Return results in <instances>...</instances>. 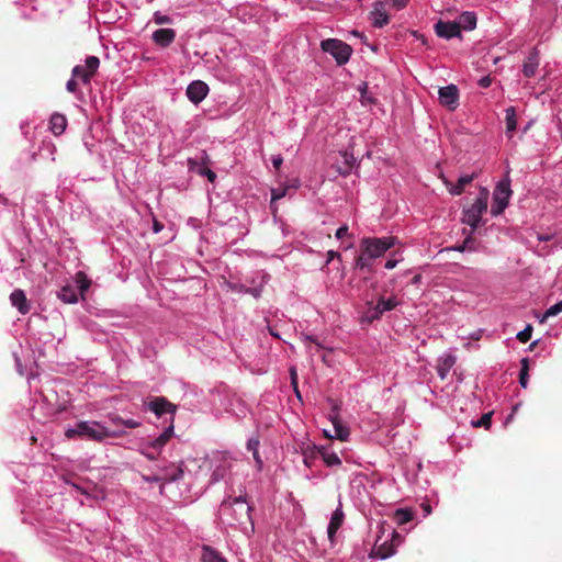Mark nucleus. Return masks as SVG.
<instances>
[{"mask_svg": "<svg viewBox=\"0 0 562 562\" xmlns=\"http://www.w3.org/2000/svg\"><path fill=\"white\" fill-rule=\"evenodd\" d=\"M391 1H392L393 7H395L396 9H403L408 3V0H391Z\"/></svg>", "mask_w": 562, "mask_h": 562, "instance_id": "obj_51", "label": "nucleus"}, {"mask_svg": "<svg viewBox=\"0 0 562 562\" xmlns=\"http://www.w3.org/2000/svg\"><path fill=\"white\" fill-rule=\"evenodd\" d=\"M199 173L205 176L210 182H214L216 179V173L209 168H201Z\"/></svg>", "mask_w": 562, "mask_h": 562, "instance_id": "obj_40", "label": "nucleus"}, {"mask_svg": "<svg viewBox=\"0 0 562 562\" xmlns=\"http://www.w3.org/2000/svg\"><path fill=\"white\" fill-rule=\"evenodd\" d=\"M345 519L341 505H339L331 514L330 521L327 528V535L330 541L334 540L337 530L341 527Z\"/></svg>", "mask_w": 562, "mask_h": 562, "instance_id": "obj_16", "label": "nucleus"}, {"mask_svg": "<svg viewBox=\"0 0 562 562\" xmlns=\"http://www.w3.org/2000/svg\"><path fill=\"white\" fill-rule=\"evenodd\" d=\"M251 506L241 496L228 498L222 502L220 507V517L223 522L231 526L246 524L250 518Z\"/></svg>", "mask_w": 562, "mask_h": 562, "instance_id": "obj_3", "label": "nucleus"}, {"mask_svg": "<svg viewBox=\"0 0 562 562\" xmlns=\"http://www.w3.org/2000/svg\"><path fill=\"white\" fill-rule=\"evenodd\" d=\"M562 312V300L552 306H550L543 314L541 322L546 321L549 317L555 316Z\"/></svg>", "mask_w": 562, "mask_h": 562, "instance_id": "obj_36", "label": "nucleus"}, {"mask_svg": "<svg viewBox=\"0 0 562 562\" xmlns=\"http://www.w3.org/2000/svg\"><path fill=\"white\" fill-rule=\"evenodd\" d=\"M293 387V391L295 392L296 396L301 400V393L299 391V382H295V384H291Z\"/></svg>", "mask_w": 562, "mask_h": 562, "instance_id": "obj_58", "label": "nucleus"}, {"mask_svg": "<svg viewBox=\"0 0 562 562\" xmlns=\"http://www.w3.org/2000/svg\"><path fill=\"white\" fill-rule=\"evenodd\" d=\"M10 302L12 306L16 307L21 314L25 315L30 312V304L24 291L20 289L14 290L10 294Z\"/></svg>", "mask_w": 562, "mask_h": 562, "instance_id": "obj_17", "label": "nucleus"}, {"mask_svg": "<svg viewBox=\"0 0 562 562\" xmlns=\"http://www.w3.org/2000/svg\"><path fill=\"white\" fill-rule=\"evenodd\" d=\"M394 519L397 525H405L413 519V513L408 509H397L394 514Z\"/></svg>", "mask_w": 562, "mask_h": 562, "instance_id": "obj_32", "label": "nucleus"}, {"mask_svg": "<svg viewBox=\"0 0 562 562\" xmlns=\"http://www.w3.org/2000/svg\"><path fill=\"white\" fill-rule=\"evenodd\" d=\"M351 34H352L353 36L360 37L361 40H363V38H364V35H363V34H361L359 31H352V32H351Z\"/></svg>", "mask_w": 562, "mask_h": 562, "instance_id": "obj_60", "label": "nucleus"}, {"mask_svg": "<svg viewBox=\"0 0 562 562\" xmlns=\"http://www.w3.org/2000/svg\"><path fill=\"white\" fill-rule=\"evenodd\" d=\"M266 322H267V329L269 331V334L279 339V340H282V331L280 329V327L278 325H272L271 324V321L269 318H266Z\"/></svg>", "mask_w": 562, "mask_h": 562, "instance_id": "obj_37", "label": "nucleus"}, {"mask_svg": "<svg viewBox=\"0 0 562 562\" xmlns=\"http://www.w3.org/2000/svg\"><path fill=\"white\" fill-rule=\"evenodd\" d=\"M321 48L323 52L333 56L338 66L346 65L353 52L349 44L338 38L323 40L321 42Z\"/></svg>", "mask_w": 562, "mask_h": 562, "instance_id": "obj_5", "label": "nucleus"}, {"mask_svg": "<svg viewBox=\"0 0 562 562\" xmlns=\"http://www.w3.org/2000/svg\"><path fill=\"white\" fill-rule=\"evenodd\" d=\"M492 415H493V412L485 413L482 415V417L480 419L472 420L471 425L474 428L484 427L485 429H488L492 424Z\"/></svg>", "mask_w": 562, "mask_h": 562, "instance_id": "obj_34", "label": "nucleus"}, {"mask_svg": "<svg viewBox=\"0 0 562 562\" xmlns=\"http://www.w3.org/2000/svg\"><path fill=\"white\" fill-rule=\"evenodd\" d=\"M290 378H291V384H295L297 382V372L296 368L294 366H291L289 369Z\"/></svg>", "mask_w": 562, "mask_h": 562, "instance_id": "obj_50", "label": "nucleus"}, {"mask_svg": "<svg viewBox=\"0 0 562 562\" xmlns=\"http://www.w3.org/2000/svg\"><path fill=\"white\" fill-rule=\"evenodd\" d=\"M536 342L537 341H533L532 344H530L529 349H531L536 345Z\"/></svg>", "mask_w": 562, "mask_h": 562, "instance_id": "obj_63", "label": "nucleus"}, {"mask_svg": "<svg viewBox=\"0 0 562 562\" xmlns=\"http://www.w3.org/2000/svg\"><path fill=\"white\" fill-rule=\"evenodd\" d=\"M142 477L147 483H154V482L164 481V477L162 476H158V475H143Z\"/></svg>", "mask_w": 562, "mask_h": 562, "instance_id": "obj_44", "label": "nucleus"}, {"mask_svg": "<svg viewBox=\"0 0 562 562\" xmlns=\"http://www.w3.org/2000/svg\"><path fill=\"white\" fill-rule=\"evenodd\" d=\"M521 369L519 373V383L520 385L526 389L528 386V379H529V359L524 358L521 359Z\"/></svg>", "mask_w": 562, "mask_h": 562, "instance_id": "obj_31", "label": "nucleus"}, {"mask_svg": "<svg viewBox=\"0 0 562 562\" xmlns=\"http://www.w3.org/2000/svg\"><path fill=\"white\" fill-rule=\"evenodd\" d=\"M140 425L142 424L139 422L134 420V419H124V422H123V426L127 427V428H137Z\"/></svg>", "mask_w": 562, "mask_h": 562, "instance_id": "obj_47", "label": "nucleus"}, {"mask_svg": "<svg viewBox=\"0 0 562 562\" xmlns=\"http://www.w3.org/2000/svg\"><path fill=\"white\" fill-rule=\"evenodd\" d=\"M456 23L460 31L461 29L464 31H473L476 27L477 18L474 12L464 11L458 16Z\"/></svg>", "mask_w": 562, "mask_h": 562, "instance_id": "obj_18", "label": "nucleus"}, {"mask_svg": "<svg viewBox=\"0 0 562 562\" xmlns=\"http://www.w3.org/2000/svg\"><path fill=\"white\" fill-rule=\"evenodd\" d=\"M435 33L438 37L445 38V40H451L454 37L461 38L462 34L461 31L458 29V25L456 21H438L435 26Z\"/></svg>", "mask_w": 562, "mask_h": 562, "instance_id": "obj_10", "label": "nucleus"}, {"mask_svg": "<svg viewBox=\"0 0 562 562\" xmlns=\"http://www.w3.org/2000/svg\"><path fill=\"white\" fill-rule=\"evenodd\" d=\"M252 456H254V459H255V461L257 463L258 469L260 470L262 468V460H261V458L259 456V451L254 452Z\"/></svg>", "mask_w": 562, "mask_h": 562, "instance_id": "obj_56", "label": "nucleus"}, {"mask_svg": "<svg viewBox=\"0 0 562 562\" xmlns=\"http://www.w3.org/2000/svg\"><path fill=\"white\" fill-rule=\"evenodd\" d=\"M271 160H272V165H273L274 169H277V170L281 167V165L283 162V158L281 155L273 156Z\"/></svg>", "mask_w": 562, "mask_h": 562, "instance_id": "obj_49", "label": "nucleus"}, {"mask_svg": "<svg viewBox=\"0 0 562 562\" xmlns=\"http://www.w3.org/2000/svg\"><path fill=\"white\" fill-rule=\"evenodd\" d=\"M423 508H424V512L428 515L431 513V507L429 504H424L423 505Z\"/></svg>", "mask_w": 562, "mask_h": 562, "instance_id": "obj_59", "label": "nucleus"}, {"mask_svg": "<svg viewBox=\"0 0 562 562\" xmlns=\"http://www.w3.org/2000/svg\"><path fill=\"white\" fill-rule=\"evenodd\" d=\"M476 175H464L461 176L457 183H452L448 179L443 178V183L451 195H460L464 191V187L471 183L475 179Z\"/></svg>", "mask_w": 562, "mask_h": 562, "instance_id": "obj_15", "label": "nucleus"}, {"mask_svg": "<svg viewBox=\"0 0 562 562\" xmlns=\"http://www.w3.org/2000/svg\"><path fill=\"white\" fill-rule=\"evenodd\" d=\"M531 326L528 325L524 330L517 333L516 338L521 342H527L531 338Z\"/></svg>", "mask_w": 562, "mask_h": 562, "instance_id": "obj_38", "label": "nucleus"}, {"mask_svg": "<svg viewBox=\"0 0 562 562\" xmlns=\"http://www.w3.org/2000/svg\"><path fill=\"white\" fill-rule=\"evenodd\" d=\"M488 195V190L486 188H481L474 202L469 206H464L462 210L461 221L463 224L470 226L471 234H473L477 227L485 224L482 216L487 211Z\"/></svg>", "mask_w": 562, "mask_h": 562, "instance_id": "obj_4", "label": "nucleus"}, {"mask_svg": "<svg viewBox=\"0 0 562 562\" xmlns=\"http://www.w3.org/2000/svg\"><path fill=\"white\" fill-rule=\"evenodd\" d=\"M202 562H226L215 550L203 548Z\"/></svg>", "mask_w": 562, "mask_h": 562, "instance_id": "obj_30", "label": "nucleus"}, {"mask_svg": "<svg viewBox=\"0 0 562 562\" xmlns=\"http://www.w3.org/2000/svg\"><path fill=\"white\" fill-rule=\"evenodd\" d=\"M510 195V181L508 179L499 181L493 192V203L491 206V214L493 216L496 217L505 211L508 206Z\"/></svg>", "mask_w": 562, "mask_h": 562, "instance_id": "obj_6", "label": "nucleus"}, {"mask_svg": "<svg viewBox=\"0 0 562 562\" xmlns=\"http://www.w3.org/2000/svg\"><path fill=\"white\" fill-rule=\"evenodd\" d=\"M506 135L512 138L517 128V112L514 106L505 110Z\"/></svg>", "mask_w": 562, "mask_h": 562, "instance_id": "obj_25", "label": "nucleus"}, {"mask_svg": "<svg viewBox=\"0 0 562 562\" xmlns=\"http://www.w3.org/2000/svg\"><path fill=\"white\" fill-rule=\"evenodd\" d=\"M491 82H492V80H491V78H490V77H487V76H486V77H483V78H481V79L479 80V85H480V87H482V88H488V87L491 86Z\"/></svg>", "mask_w": 562, "mask_h": 562, "instance_id": "obj_52", "label": "nucleus"}, {"mask_svg": "<svg viewBox=\"0 0 562 562\" xmlns=\"http://www.w3.org/2000/svg\"><path fill=\"white\" fill-rule=\"evenodd\" d=\"M531 126V122H529L522 130V133H526Z\"/></svg>", "mask_w": 562, "mask_h": 562, "instance_id": "obj_62", "label": "nucleus"}, {"mask_svg": "<svg viewBox=\"0 0 562 562\" xmlns=\"http://www.w3.org/2000/svg\"><path fill=\"white\" fill-rule=\"evenodd\" d=\"M172 22L173 19L170 15L162 13L161 11H155L150 20V23H155L157 25L171 24Z\"/></svg>", "mask_w": 562, "mask_h": 562, "instance_id": "obj_33", "label": "nucleus"}, {"mask_svg": "<svg viewBox=\"0 0 562 562\" xmlns=\"http://www.w3.org/2000/svg\"><path fill=\"white\" fill-rule=\"evenodd\" d=\"M285 195V190H272L271 199L272 201H277L282 199Z\"/></svg>", "mask_w": 562, "mask_h": 562, "instance_id": "obj_48", "label": "nucleus"}, {"mask_svg": "<svg viewBox=\"0 0 562 562\" xmlns=\"http://www.w3.org/2000/svg\"><path fill=\"white\" fill-rule=\"evenodd\" d=\"M439 101L449 110H456L459 104V91L457 86L449 85L439 89Z\"/></svg>", "mask_w": 562, "mask_h": 562, "instance_id": "obj_8", "label": "nucleus"}, {"mask_svg": "<svg viewBox=\"0 0 562 562\" xmlns=\"http://www.w3.org/2000/svg\"><path fill=\"white\" fill-rule=\"evenodd\" d=\"M67 119L60 113H54L49 120V130L54 135H60L65 132Z\"/></svg>", "mask_w": 562, "mask_h": 562, "instance_id": "obj_24", "label": "nucleus"}, {"mask_svg": "<svg viewBox=\"0 0 562 562\" xmlns=\"http://www.w3.org/2000/svg\"><path fill=\"white\" fill-rule=\"evenodd\" d=\"M186 93L192 103L199 104L206 98L209 93V86L201 80H195L188 86Z\"/></svg>", "mask_w": 562, "mask_h": 562, "instance_id": "obj_11", "label": "nucleus"}, {"mask_svg": "<svg viewBox=\"0 0 562 562\" xmlns=\"http://www.w3.org/2000/svg\"><path fill=\"white\" fill-rule=\"evenodd\" d=\"M259 447V439L258 438H250L247 442V449L249 451L257 452Z\"/></svg>", "mask_w": 562, "mask_h": 562, "instance_id": "obj_42", "label": "nucleus"}, {"mask_svg": "<svg viewBox=\"0 0 562 562\" xmlns=\"http://www.w3.org/2000/svg\"><path fill=\"white\" fill-rule=\"evenodd\" d=\"M538 66H539V55L537 52H532L527 56V58L525 59V63L522 65L524 76L527 78H531L532 76H535Z\"/></svg>", "mask_w": 562, "mask_h": 562, "instance_id": "obj_22", "label": "nucleus"}, {"mask_svg": "<svg viewBox=\"0 0 562 562\" xmlns=\"http://www.w3.org/2000/svg\"><path fill=\"white\" fill-rule=\"evenodd\" d=\"M393 553L394 549L392 546L387 544V542L382 543L374 550V555L379 557L380 559H386L391 557Z\"/></svg>", "mask_w": 562, "mask_h": 562, "instance_id": "obj_35", "label": "nucleus"}, {"mask_svg": "<svg viewBox=\"0 0 562 562\" xmlns=\"http://www.w3.org/2000/svg\"><path fill=\"white\" fill-rule=\"evenodd\" d=\"M57 297L66 304H75L79 300V295L75 285L66 284L58 292Z\"/></svg>", "mask_w": 562, "mask_h": 562, "instance_id": "obj_21", "label": "nucleus"}, {"mask_svg": "<svg viewBox=\"0 0 562 562\" xmlns=\"http://www.w3.org/2000/svg\"><path fill=\"white\" fill-rule=\"evenodd\" d=\"M338 409V405L334 403L331 413L329 414V419L335 429V437L341 441H346L350 432L349 429L341 423Z\"/></svg>", "mask_w": 562, "mask_h": 562, "instance_id": "obj_14", "label": "nucleus"}, {"mask_svg": "<svg viewBox=\"0 0 562 562\" xmlns=\"http://www.w3.org/2000/svg\"><path fill=\"white\" fill-rule=\"evenodd\" d=\"M75 283H76L75 288L79 290L80 296L83 299L85 293L89 290V288L91 285V280L88 278V276L85 272L78 271L75 274Z\"/></svg>", "mask_w": 562, "mask_h": 562, "instance_id": "obj_27", "label": "nucleus"}, {"mask_svg": "<svg viewBox=\"0 0 562 562\" xmlns=\"http://www.w3.org/2000/svg\"><path fill=\"white\" fill-rule=\"evenodd\" d=\"M15 362H16V366L19 367V369H21V358L20 357H15ZM20 372L23 373L22 370H20Z\"/></svg>", "mask_w": 562, "mask_h": 562, "instance_id": "obj_61", "label": "nucleus"}, {"mask_svg": "<svg viewBox=\"0 0 562 562\" xmlns=\"http://www.w3.org/2000/svg\"><path fill=\"white\" fill-rule=\"evenodd\" d=\"M126 432L124 430H110L99 422H79L75 428L66 430L65 436L68 439H87L101 442L108 438H120Z\"/></svg>", "mask_w": 562, "mask_h": 562, "instance_id": "obj_2", "label": "nucleus"}, {"mask_svg": "<svg viewBox=\"0 0 562 562\" xmlns=\"http://www.w3.org/2000/svg\"><path fill=\"white\" fill-rule=\"evenodd\" d=\"M100 65V60L95 56L86 58L83 65H77L72 68L71 75L80 80L82 83L88 85L92 77L95 75Z\"/></svg>", "mask_w": 562, "mask_h": 562, "instance_id": "obj_7", "label": "nucleus"}, {"mask_svg": "<svg viewBox=\"0 0 562 562\" xmlns=\"http://www.w3.org/2000/svg\"><path fill=\"white\" fill-rule=\"evenodd\" d=\"M398 261H400V259L390 258V259L386 260V262L384 265V268L386 270H392V269H394L397 266Z\"/></svg>", "mask_w": 562, "mask_h": 562, "instance_id": "obj_46", "label": "nucleus"}, {"mask_svg": "<svg viewBox=\"0 0 562 562\" xmlns=\"http://www.w3.org/2000/svg\"><path fill=\"white\" fill-rule=\"evenodd\" d=\"M66 89L68 92L76 93L77 92V78L71 76V78L66 83Z\"/></svg>", "mask_w": 562, "mask_h": 562, "instance_id": "obj_41", "label": "nucleus"}, {"mask_svg": "<svg viewBox=\"0 0 562 562\" xmlns=\"http://www.w3.org/2000/svg\"><path fill=\"white\" fill-rule=\"evenodd\" d=\"M148 408L158 417L164 414H170L171 418L175 419V414L177 412V406L169 402L166 397H155L153 401L148 403Z\"/></svg>", "mask_w": 562, "mask_h": 562, "instance_id": "obj_9", "label": "nucleus"}, {"mask_svg": "<svg viewBox=\"0 0 562 562\" xmlns=\"http://www.w3.org/2000/svg\"><path fill=\"white\" fill-rule=\"evenodd\" d=\"M398 305V301L395 297L380 299L373 308L371 318H379L384 312L392 311Z\"/></svg>", "mask_w": 562, "mask_h": 562, "instance_id": "obj_19", "label": "nucleus"}, {"mask_svg": "<svg viewBox=\"0 0 562 562\" xmlns=\"http://www.w3.org/2000/svg\"><path fill=\"white\" fill-rule=\"evenodd\" d=\"M552 239V235H539L538 240L540 241H549Z\"/></svg>", "mask_w": 562, "mask_h": 562, "instance_id": "obj_57", "label": "nucleus"}, {"mask_svg": "<svg viewBox=\"0 0 562 562\" xmlns=\"http://www.w3.org/2000/svg\"><path fill=\"white\" fill-rule=\"evenodd\" d=\"M142 453H143V454H144L148 460H150V461H155V460H157L158 454H159V452H158V453H154V452H147V451H142Z\"/></svg>", "mask_w": 562, "mask_h": 562, "instance_id": "obj_55", "label": "nucleus"}, {"mask_svg": "<svg viewBox=\"0 0 562 562\" xmlns=\"http://www.w3.org/2000/svg\"><path fill=\"white\" fill-rule=\"evenodd\" d=\"M164 228V225L158 222L156 218H154V222H153V231L154 233L158 234L159 232H161Z\"/></svg>", "mask_w": 562, "mask_h": 562, "instance_id": "obj_53", "label": "nucleus"}, {"mask_svg": "<svg viewBox=\"0 0 562 562\" xmlns=\"http://www.w3.org/2000/svg\"><path fill=\"white\" fill-rule=\"evenodd\" d=\"M321 447L308 446L303 450V461L305 465L312 467L314 461L319 457Z\"/></svg>", "mask_w": 562, "mask_h": 562, "instance_id": "obj_28", "label": "nucleus"}, {"mask_svg": "<svg viewBox=\"0 0 562 562\" xmlns=\"http://www.w3.org/2000/svg\"><path fill=\"white\" fill-rule=\"evenodd\" d=\"M370 19L372 25L378 29H382L390 22V15L385 9V3L378 1L373 4V9L370 12Z\"/></svg>", "mask_w": 562, "mask_h": 562, "instance_id": "obj_12", "label": "nucleus"}, {"mask_svg": "<svg viewBox=\"0 0 562 562\" xmlns=\"http://www.w3.org/2000/svg\"><path fill=\"white\" fill-rule=\"evenodd\" d=\"M342 157L345 159V162L347 164V168L344 170V171H339L341 175L346 176L347 173H349V171L351 170L352 168V165H353V161H355V158L351 154L345 151L342 154Z\"/></svg>", "mask_w": 562, "mask_h": 562, "instance_id": "obj_39", "label": "nucleus"}, {"mask_svg": "<svg viewBox=\"0 0 562 562\" xmlns=\"http://www.w3.org/2000/svg\"><path fill=\"white\" fill-rule=\"evenodd\" d=\"M183 462H180L177 467L173 464L164 469V482H176L183 477Z\"/></svg>", "mask_w": 562, "mask_h": 562, "instance_id": "obj_23", "label": "nucleus"}, {"mask_svg": "<svg viewBox=\"0 0 562 562\" xmlns=\"http://www.w3.org/2000/svg\"><path fill=\"white\" fill-rule=\"evenodd\" d=\"M108 417H109V419L111 420L112 424H114L116 426H120V425L123 426L124 418H122L120 415H117V414H109Z\"/></svg>", "mask_w": 562, "mask_h": 562, "instance_id": "obj_43", "label": "nucleus"}, {"mask_svg": "<svg viewBox=\"0 0 562 562\" xmlns=\"http://www.w3.org/2000/svg\"><path fill=\"white\" fill-rule=\"evenodd\" d=\"M177 33L173 29H157L151 34V41L159 47L166 48L176 40Z\"/></svg>", "mask_w": 562, "mask_h": 562, "instance_id": "obj_13", "label": "nucleus"}, {"mask_svg": "<svg viewBox=\"0 0 562 562\" xmlns=\"http://www.w3.org/2000/svg\"><path fill=\"white\" fill-rule=\"evenodd\" d=\"M334 258H340V255L337 251H334V250L327 251V261H326V263H329Z\"/></svg>", "mask_w": 562, "mask_h": 562, "instance_id": "obj_54", "label": "nucleus"}, {"mask_svg": "<svg viewBox=\"0 0 562 562\" xmlns=\"http://www.w3.org/2000/svg\"><path fill=\"white\" fill-rule=\"evenodd\" d=\"M172 436H173V418L170 420V425L164 430V432L149 443V447L153 448L154 450L160 451L167 445V442L171 439Z\"/></svg>", "mask_w": 562, "mask_h": 562, "instance_id": "obj_20", "label": "nucleus"}, {"mask_svg": "<svg viewBox=\"0 0 562 562\" xmlns=\"http://www.w3.org/2000/svg\"><path fill=\"white\" fill-rule=\"evenodd\" d=\"M396 244L393 236L386 237H366L361 240L360 255L356 260V266L360 269H371L375 259L382 257L390 248Z\"/></svg>", "mask_w": 562, "mask_h": 562, "instance_id": "obj_1", "label": "nucleus"}, {"mask_svg": "<svg viewBox=\"0 0 562 562\" xmlns=\"http://www.w3.org/2000/svg\"><path fill=\"white\" fill-rule=\"evenodd\" d=\"M456 358L448 353L445 357L440 358L437 364V372L441 380H445L449 370L454 366Z\"/></svg>", "mask_w": 562, "mask_h": 562, "instance_id": "obj_26", "label": "nucleus"}, {"mask_svg": "<svg viewBox=\"0 0 562 562\" xmlns=\"http://www.w3.org/2000/svg\"><path fill=\"white\" fill-rule=\"evenodd\" d=\"M347 234H348V226L342 225L336 231L335 236H336V238L340 239V238L345 237Z\"/></svg>", "mask_w": 562, "mask_h": 562, "instance_id": "obj_45", "label": "nucleus"}, {"mask_svg": "<svg viewBox=\"0 0 562 562\" xmlns=\"http://www.w3.org/2000/svg\"><path fill=\"white\" fill-rule=\"evenodd\" d=\"M319 457L327 467L339 465L341 463L339 457L335 452H329L325 447H321Z\"/></svg>", "mask_w": 562, "mask_h": 562, "instance_id": "obj_29", "label": "nucleus"}]
</instances>
